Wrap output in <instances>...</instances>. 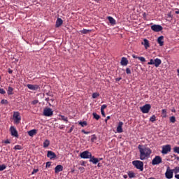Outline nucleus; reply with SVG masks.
<instances>
[{"label":"nucleus","mask_w":179,"mask_h":179,"mask_svg":"<svg viewBox=\"0 0 179 179\" xmlns=\"http://www.w3.org/2000/svg\"><path fill=\"white\" fill-rule=\"evenodd\" d=\"M138 150L140 152V160H147V159L150 157V155H152V150L150 148L139 145Z\"/></svg>","instance_id":"nucleus-1"},{"label":"nucleus","mask_w":179,"mask_h":179,"mask_svg":"<svg viewBox=\"0 0 179 179\" xmlns=\"http://www.w3.org/2000/svg\"><path fill=\"white\" fill-rule=\"evenodd\" d=\"M148 65H155L156 68H159L162 65V59L156 58L155 59H151L150 62H148Z\"/></svg>","instance_id":"nucleus-2"},{"label":"nucleus","mask_w":179,"mask_h":179,"mask_svg":"<svg viewBox=\"0 0 179 179\" xmlns=\"http://www.w3.org/2000/svg\"><path fill=\"white\" fill-rule=\"evenodd\" d=\"M133 166H134L137 170L143 171V162L139 160H135L132 162Z\"/></svg>","instance_id":"nucleus-3"},{"label":"nucleus","mask_w":179,"mask_h":179,"mask_svg":"<svg viewBox=\"0 0 179 179\" xmlns=\"http://www.w3.org/2000/svg\"><path fill=\"white\" fill-rule=\"evenodd\" d=\"M13 120L14 121V124H20V121H22V116H20V113L14 112L13 115Z\"/></svg>","instance_id":"nucleus-4"},{"label":"nucleus","mask_w":179,"mask_h":179,"mask_svg":"<svg viewBox=\"0 0 179 179\" xmlns=\"http://www.w3.org/2000/svg\"><path fill=\"white\" fill-rule=\"evenodd\" d=\"M161 163H163V159L159 155L155 156L152 160V166H157V164H161Z\"/></svg>","instance_id":"nucleus-5"},{"label":"nucleus","mask_w":179,"mask_h":179,"mask_svg":"<svg viewBox=\"0 0 179 179\" xmlns=\"http://www.w3.org/2000/svg\"><path fill=\"white\" fill-rule=\"evenodd\" d=\"M173 176H174V172H173V169H171L170 166H168L166 169V171L165 173L166 178L171 179V178H173Z\"/></svg>","instance_id":"nucleus-6"},{"label":"nucleus","mask_w":179,"mask_h":179,"mask_svg":"<svg viewBox=\"0 0 179 179\" xmlns=\"http://www.w3.org/2000/svg\"><path fill=\"white\" fill-rule=\"evenodd\" d=\"M171 152V145H166L162 146V155H167V153Z\"/></svg>","instance_id":"nucleus-7"},{"label":"nucleus","mask_w":179,"mask_h":179,"mask_svg":"<svg viewBox=\"0 0 179 179\" xmlns=\"http://www.w3.org/2000/svg\"><path fill=\"white\" fill-rule=\"evenodd\" d=\"M52 114H54V112L52 108H46L43 110V115H45V117H51Z\"/></svg>","instance_id":"nucleus-8"},{"label":"nucleus","mask_w":179,"mask_h":179,"mask_svg":"<svg viewBox=\"0 0 179 179\" xmlns=\"http://www.w3.org/2000/svg\"><path fill=\"white\" fill-rule=\"evenodd\" d=\"M81 159H90L92 157V153L89 151H84L80 155Z\"/></svg>","instance_id":"nucleus-9"},{"label":"nucleus","mask_w":179,"mask_h":179,"mask_svg":"<svg viewBox=\"0 0 179 179\" xmlns=\"http://www.w3.org/2000/svg\"><path fill=\"white\" fill-rule=\"evenodd\" d=\"M151 30L156 32L162 31V30H163V27L159 24H154L151 26Z\"/></svg>","instance_id":"nucleus-10"},{"label":"nucleus","mask_w":179,"mask_h":179,"mask_svg":"<svg viewBox=\"0 0 179 179\" xmlns=\"http://www.w3.org/2000/svg\"><path fill=\"white\" fill-rule=\"evenodd\" d=\"M141 110L143 114H147V113H149V110H150V104H145L143 107H141Z\"/></svg>","instance_id":"nucleus-11"},{"label":"nucleus","mask_w":179,"mask_h":179,"mask_svg":"<svg viewBox=\"0 0 179 179\" xmlns=\"http://www.w3.org/2000/svg\"><path fill=\"white\" fill-rule=\"evenodd\" d=\"M10 132L12 136H15V138H17L19 136V134H17V130H16V128H15V127L13 126H11L10 127Z\"/></svg>","instance_id":"nucleus-12"},{"label":"nucleus","mask_w":179,"mask_h":179,"mask_svg":"<svg viewBox=\"0 0 179 179\" xmlns=\"http://www.w3.org/2000/svg\"><path fill=\"white\" fill-rule=\"evenodd\" d=\"M157 43L159 44L160 47H163L164 45V36H161L157 38Z\"/></svg>","instance_id":"nucleus-13"},{"label":"nucleus","mask_w":179,"mask_h":179,"mask_svg":"<svg viewBox=\"0 0 179 179\" xmlns=\"http://www.w3.org/2000/svg\"><path fill=\"white\" fill-rule=\"evenodd\" d=\"M122 125H124V122H120L118 123L117 127V134H122L123 132L122 131Z\"/></svg>","instance_id":"nucleus-14"},{"label":"nucleus","mask_w":179,"mask_h":179,"mask_svg":"<svg viewBox=\"0 0 179 179\" xmlns=\"http://www.w3.org/2000/svg\"><path fill=\"white\" fill-rule=\"evenodd\" d=\"M142 45H144L145 49L148 50L150 47V45L149 44V41L146 38L143 39V42L141 43Z\"/></svg>","instance_id":"nucleus-15"},{"label":"nucleus","mask_w":179,"mask_h":179,"mask_svg":"<svg viewBox=\"0 0 179 179\" xmlns=\"http://www.w3.org/2000/svg\"><path fill=\"white\" fill-rule=\"evenodd\" d=\"M27 87H28V89H29V90H38V85H37L28 84Z\"/></svg>","instance_id":"nucleus-16"},{"label":"nucleus","mask_w":179,"mask_h":179,"mask_svg":"<svg viewBox=\"0 0 179 179\" xmlns=\"http://www.w3.org/2000/svg\"><path fill=\"white\" fill-rule=\"evenodd\" d=\"M47 157H49V159H55V157H57V155H55V153L52 151H48V155Z\"/></svg>","instance_id":"nucleus-17"},{"label":"nucleus","mask_w":179,"mask_h":179,"mask_svg":"<svg viewBox=\"0 0 179 179\" xmlns=\"http://www.w3.org/2000/svg\"><path fill=\"white\" fill-rule=\"evenodd\" d=\"M62 170H64V167L62 166V165H57L55 168V173H56L57 174V173L62 171Z\"/></svg>","instance_id":"nucleus-18"},{"label":"nucleus","mask_w":179,"mask_h":179,"mask_svg":"<svg viewBox=\"0 0 179 179\" xmlns=\"http://www.w3.org/2000/svg\"><path fill=\"white\" fill-rule=\"evenodd\" d=\"M120 64L123 66H127V65H128V59H127L126 57H122Z\"/></svg>","instance_id":"nucleus-19"},{"label":"nucleus","mask_w":179,"mask_h":179,"mask_svg":"<svg viewBox=\"0 0 179 179\" xmlns=\"http://www.w3.org/2000/svg\"><path fill=\"white\" fill-rule=\"evenodd\" d=\"M90 162H91V163H93V164H97V163H99L100 160H99V159L97 158H95L94 157H91Z\"/></svg>","instance_id":"nucleus-20"},{"label":"nucleus","mask_w":179,"mask_h":179,"mask_svg":"<svg viewBox=\"0 0 179 179\" xmlns=\"http://www.w3.org/2000/svg\"><path fill=\"white\" fill-rule=\"evenodd\" d=\"M62 23H64V21L61 18H57L56 21V27H60V26H62Z\"/></svg>","instance_id":"nucleus-21"},{"label":"nucleus","mask_w":179,"mask_h":179,"mask_svg":"<svg viewBox=\"0 0 179 179\" xmlns=\"http://www.w3.org/2000/svg\"><path fill=\"white\" fill-rule=\"evenodd\" d=\"M37 134V130L36 129H32L28 131V135L29 136H34V135H36Z\"/></svg>","instance_id":"nucleus-22"},{"label":"nucleus","mask_w":179,"mask_h":179,"mask_svg":"<svg viewBox=\"0 0 179 179\" xmlns=\"http://www.w3.org/2000/svg\"><path fill=\"white\" fill-rule=\"evenodd\" d=\"M108 20L109 22L110 23V24H115V20H114V18H113V17H108Z\"/></svg>","instance_id":"nucleus-23"},{"label":"nucleus","mask_w":179,"mask_h":179,"mask_svg":"<svg viewBox=\"0 0 179 179\" xmlns=\"http://www.w3.org/2000/svg\"><path fill=\"white\" fill-rule=\"evenodd\" d=\"M162 117L163 118H166V117H167V110H166V109H163L162 110Z\"/></svg>","instance_id":"nucleus-24"},{"label":"nucleus","mask_w":179,"mask_h":179,"mask_svg":"<svg viewBox=\"0 0 179 179\" xmlns=\"http://www.w3.org/2000/svg\"><path fill=\"white\" fill-rule=\"evenodd\" d=\"M50 146V141L45 140L43 143V148H48Z\"/></svg>","instance_id":"nucleus-25"},{"label":"nucleus","mask_w":179,"mask_h":179,"mask_svg":"<svg viewBox=\"0 0 179 179\" xmlns=\"http://www.w3.org/2000/svg\"><path fill=\"white\" fill-rule=\"evenodd\" d=\"M8 94H13V88L11 87H8V91H7Z\"/></svg>","instance_id":"nucleus-26"},{"label":"nucleus","mask_w":179,"mask_h":179,"mask_svg":"<svg viewBox=\"0 0 179 179\" xmlns=\"http://www.w3.org/2000/svg\"><path fill=\"white\" fill-rule=\"evenodd\" d=\"M23 149V147L20 145H17L14 147L15 150H22Z\"/></svg>","instance_id":"nucleus-27"},{"label":"nucleus","mask_w":179,"mask_h":179,"mask_svg":"<svg viewBox=\"0 0 179 179\" xmlns=\"http://www.w3.org/2000/svg\"><path fill=\"white\" fill-rule=\"evenodd\" d=\"M99 96H100V94H99L98 92H94L92 94V99H97Z\"/></svg>","instance_id":"nucleus-28"},{"label":"nucleus","mask_w":179,"mask_h":179,"mask_svg":"<svg viewBox=\"0 0 179 179\" xmlns=\"http://www.w3.org/2000/svg\"><path fill=\"white\" fill-rule=\"evenodd\" d=\"M78 124L81 125V127H86V125H87V122L86 121L78 122Z\"/></svg>","instance_id":"nucleus-29"},{"label":"nucleus","mask_w":179,"mask_h":179,"mask_svg":"<svg viewBox=\"0 0 179 179\" xmlns=\"http://www.w3.org/2000/svg\"><path fill=\"white\" fill-rule=\"evenodd\" d=\"M128 176L129 178H134V177H135V173L130 171L128 173Z\"/></svg>","instance_id":"nucleus-30"},{"label":"nucleus","mask_w":179,"mask_h":179,"mask_svg":"<svg viewBox=\"0 0 179 179\" xmlns=\"http://www.w3.org/2000/svg\"><path fill=\"white\" fill-rule=\"evenodd\" d=\"M59 117L62 118V121H65L66 122H68V117L61 115H59Z\"/></svg>","instance_id":"nucleus-31"},{"label":"nucleus","mask_w":179,"mask_h":179,"mask_svg":"<svg viewBox=\"0 0 179 179\" xmlns=\"http://www.w3.org/2000/svg\"><path fill=\"white\" fill-rule=\"evenodd\" d=\"M90 30L89 29H83L82 31H80L81 33H83V34H87V33H90Z\"/></svg>","instance_id":"nucleus-32"},{"label":"nucleus","mask_w":179,"mask_h":179,"mask_svg":"<svg viewBox=\"0 0 179 179\" xmlns=\"http://www.w3.org/2000/svg\"><path fill=\"white\" fill-rule=\"evenodd\" d=\"M138 59H139V61H141V62H146V59H145V57H138Z\"/></svg>","instance_id":"nucleus-33"},{"label":"nucleus","mask_w":179,"mask_h":179,"mask_svg":"<svg viewBox=\"0 0 179 179\" xmlns=\"http://www.w3.org/2000/svg\"><path fill=\"white\" fill-rule=\"evenodd\" d=\"M172 171H173V173H175V174H177L179 173V166L176 167L174 169H172Z\"/></svg>","instance_id":"nucleus-34"},{"label":"nucleus","mask_w":179,"mask_h":179,"mask_svg":"<svg viewBox=\"0 0 179 179\" xmlns=\"http://www.w3.org/2000/svg\"><path fill=\"white\" fill-rule=\"evenodd\" d=\"M5 169H6V165L5 164L0 165V171H3Z\"/></svg>","instance_id":"nucleus-35"},{"label":"nucleus","mask_w":179,"mask_h":179,"mask_svg":"<svg viewBox=\"0 0 179 179\" xmlns=\"http://www.w3.org/2000/svg\"><path fill=\"white\" fill-rule=\"evenodd\" d=\"M93 117L95 120H100V115H97L96 113H93Z\"/></svg>","instance_id":"nucleus-36"},{"label":"nucleus","mask_w":179,"mask_h":179,"mask_svg":"<svg viewBox=\"0 0 179 179\" xmlns=\"http://www.w3.org/2000/svg\"><path fill=\"white\" fill-rule=\"evenodd\" d=\"M150 121H151V122H155V121H156V116H155V115H152V116L150 118Z\"/></svg>","instance_id":"nucleus-37"},{"label":"nucleus","mask_w":179,"mask_h":179,"mask_svg":"<svg viewBox=\"0 0 179 179\" xmlns=\"http://www.w3.org/2000/svg\"><path fill=\"white\" fill-rule=\"evenodd\" d=\"M170 121H171V122L174 124V122H176V117H174V116L171 117H170Z\"/></svg>","instance_id":"nucleus-38"},{"label":"nucleus","mask_w":179,"mask_h":179,"mask_svg":"<svg viewBox=\"0 0 179 179\" xmlns=\"http://www.w3.org/2000/svg\"><path fill=\"white\" fill-rule=\"evenodd\" d=\"M173 152H174L175 153H178V154L179 155V147H175V148H173Z\"/></svg>","instance_id":"nucleus-39"},{"label":"nucleus","mask_w":179,"mask_h":179,"mask_svg":"<svg viewBox=\"0 0 179 179\" xmlns=\"http://www.w3.org/2000/svg\"><path fill=\"white\" fill-rule=\"evenodd\" d=\"M1 104H8V100L6 99H3L1 101Z\"/></svg>","instance_id":"nucleus-40"},{"label":"nucleus","mask_w":179,"mask_h":179,"mask_svg":"<svg viewBox=\"0 0 179 179\" xmlns=\"http://www.w3.org/2000/svg\"><path fill=\"white\" fill-rule=\"evenodd\" d=\"M5 93H6V92L5 91V90H3V88L0 89V94H5Z\"/></svg>","instance_id":"nucleus-41"},{"label":"nucleus","mask_w":179,"mask_h":179,"mask_svg":"<svg viewBox=\"0 0 179 179\" xmlns=\"http://www.w3.org/2000/svg\"><path fill=\"white\" fill-rule=\"evenodd\" d=\"M96 135H92V138H91L92 142H94V141H96Z\"/></svg>","instance_id":"nucleus-42"},{"label":"nucleus","mask_w":179,"mask_h":179,"mask_svg":"<svg viewBox=\"0 0 179 179\" xmlns=\"http://www.w3.org/2000/svg\"><path fill=\"white\" fill-rule=\"evenodd\" d=\"M126 73H127L128 75L131 74V69H129V68H127V69H126Z\"/></svg>","instance_id":"nucleus-43"},{"label":"nucleus","mask_w":179,"mask_h":179,"mask_svg":"<svg viewBox=\"0 0 179 179\" xmlns=\"http://www.w3.org/2000/svg\"><path fill=\"white\" fill-rule=\"evenodd\" d=\"M105 108H107V105H102L101 107V110H104Z\"/></svg>","instance_id":"nucleus-44"},{"label":"nucleus","mask_w":179,"mask_h":179,"mask_svg":"<svg viewBox=\"0 0 179 179\" xmlns=\"http://www.w3.org/2000/svg\"><path fill=\"white\" fill-rule=\"evenodd\" d=\"M81 132H83V134H85V135L90 134V131H86L85 130H82Z\"/></svg>","instance_id":"nucleus-45"},{"label":"nucleus","mask_w":179,"mask_h":179,"mask_svg":"<svg viewBox=\"0 0 179 179\" xmlns=\"http://www.w3.org/2000/svg\"><path fill=\"white\" fill-rule=\"evenodd\" d=\"M38 172V169H34V171H32V174H36V173Z\"/></svg>","instance_id":"nucleus-46"},{"label":"nucleus","mask_w":179,"mask_h":179,"mask_svg":"<svg viewBox=\"0 0 179 179\" xmlns=\"http://www.w3.org/2000/svg\"><path fill=\"white\" fill-rule=\"evenodd\" d=\"M101 113L103 117H106V113L104 112V110H101Z\"/></svg>","instance_id":"nucleus-47"},{"label":"nucleus","mask_w":179,"mask_h":179,"mask_svg":"<svg viewBox=\"0 0 179 179\" xmlns=\"http://www.w3.org/2000/svg\"><path fill=\"white\" fill-rule=\"evenodd\" d=\"M37 103H38V101L37 100H34L32 101V104H37Z\"/></svg>","instance_id":"nucleus-48"},{"label":"nucleus","mask_w":179,"mask_h":179,"mask_svg":"<svg viewBox=\"0 0 179 179\" xmlns=\"http://www.w3.org/2000/svg\"><path fill=\"white\" fill-rule=\"evenodd\" d=\"M50 166H51V163L47 162L46 163V167H50Z\"/></svg>","instance_id":"nucleus-49"},{"label":"nucleus","mask_w":179,"mask_h":179,"mask_svg":"<svg viewBox=\"0 0 179 179\" xmlns=\"http://www.w3.org/2000/svg\"><path fill=\"white\" fill-rule=\"evenodd\" d=\"M73 128H74L73 126L71 127V129H70V130H69V133L72 132V131H73Z\"/></svg>","instance_id":"nucleus-50"},{"label":"nucleus","mask_w":179,"mask_h":179,"mask_svg":"<svg viewBox=\"0 0 179 179\" xmlns=\"http://www.w3.org/2000/svg\"><path fill=\"white\" fill-rule=\"evenodd\" d=\"M4 143H6V144L10 143V141L9 140H6V141H4Z\"/></svg>","instance_id":"nucleus-51"},{"label":"nucleus","mask_w":179,"mask_h":179,"mask_svg":"<svg viewBox=\"0 0 179 179\" xmlns=\"http://www.w3.org/2000/svg\"><path fill=\"white\" fill-rule=\"evenodd\" d=\"M132 57H133V58H135V59H138V58H139V57H138L135 55H133Z\"/></svg>","instance_id":"nucleus-52"},{"label":"nucleus","mask_w":179,"mask_h":179,"mask_svg":"<svg viewBox=\"0 0 179 179\" xmlns=\"http://www.w3.org/2000/svg\"><path fill=\"white\" fill-rule=\"evenodd\" d=\"M108 120H110V116H108L107 117H106V122H107V121H108Z\"/></svg>","instance_id":"nucleus-53"},{"label":"nucleus","mask_w":179,"mask_h":179,"mask_svg":"<svg viewBox=\"0 0 179 179\" xmlns=\"http://www.w3.org/2000/svg\"><path fill=\"white\" fill-rule=\"evenodd\" d=\"M175 13H176V15H178L179 14V10L177 9V10L175 12Z\"/></svg>","instance_id":"nucleus-54"},{"label":"nucleus","mask_w":179,"mask_h":179,"mask_svg":"<svg viewBox=\"0 0 179 179\" xmlns=\"http://www.w3.org/2000/svg\"><path fill=\"white\" fill-rule=\"evenodd\" d=\"M123 178H125V179H127V178H128V176L124 175V176H123Z\"/></svg>","instance_id":"nucleus-55"},{"label":"nucleus","mask_w":179,"mask_h":179,"mask_svg":"<svg viewBox=\"0 0 179 179\" xmlns=\"http://www.w3.org/2000/svg\"><path fill=\"white\" fill-rule=\"evenodd\" d=\"M175 177H176L177 179H179V174H178V175H176Z\"/></svg>","instance_id":"nucleus-56"},{"label":"nucleus","mask_w":179,"mask_h":179,"mask_svg":"<svg viewBox=\"0 0 179 179\" xmlns=\"http://www.w3.org/2000/svg\"><path fill=\"white\" fill-rule=\"evenodd\" d=\"M178 76H179V69H177Z\"/></svg>","instance_id":"nucleus-57"},{"label":"nucleus","mask_w":179,"mask_h":179,"mask_svg":"<svg viewBox=\"0 0 179 179\" xmlns=\"http://www.w3.org/2000/svg\"><path fill=\"white\" fill-rule=\"evenodd\" d=\"M116 80L120 81L121 80V78H116Z\"/></svg>","instance_id":"nucleus-58"},{"label":"nucleus","mask_w":179,"mask_h":179,"mask_svg":"<svg viewBox=\"0 0 179 179\" xmlns=\"http://www.w3.org/2000/svg\"><path fill=\"white\" fill-rule=\"evenodd\" d=\"M168 16H169V17H171V14H169Z\"/></svg>","instance_id":"nucleus-59"},{"label":"nucleus","mask_w":179,"mask_h":179,"mask_svg":"<svg viewBox=\"0 0 179 179\" xmlns=\"http://www.w3.org/2000/svg\"><path fill=\"white\" fill-rule=\"evenodd\" d=\"M8 73H12V71H11V70H9V71H8Z\"/></svg>","instance_id":"nucleus-60"},{"label":"nucleus","mask_w":179,"mask_h":179,"mask_svg":"<svg viewBox=\"0 0 179 179\" xmlns=\"http://www.w3.org/2000/svg\"><path fill=\"white\" fill-rule=\"evenodd\" d=\"M0 80H1V76H0Z\"/></svg>","instance_id":"nucleus-61"}]
</instances>
